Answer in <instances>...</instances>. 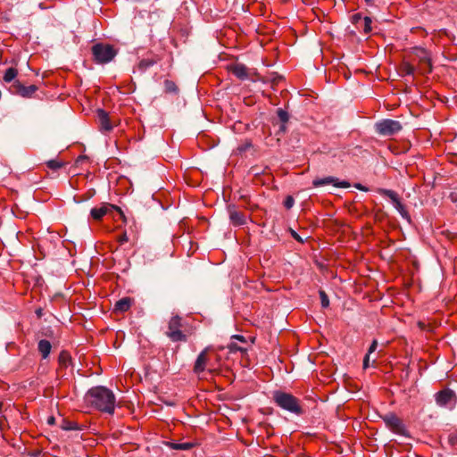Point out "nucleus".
Returning <instances> with one entry per match:
<instances>
[{"label": "nucleus", "instance_id": "obj_1", "mask_svg": "<svg viewBox=\"0 0 457 457\" xmlns=\"http://www.w3.org/2000/svg\"><path fill=\"white\" fill-rule=\"evenodd\" d=\"M86 403L102 411L112 414L115 409V395L110 389L104 386L91 388L85 395Z\"/></svg>", "mask_w": 457, "mask_h": 457}, {"label": "nucleus", "instance_id": "obj_2", "mask_svg": "<svg viewBox=\"0 0 457 457\" xmlns=\"http://www.w3.org/2000/svg\"><path fill=\"white\" fill-rule=\"evenodd\" d=\"M241 348H237V345H227L225 346H220L219 348V352H214L211 347H206L197 357L195 366L194 372L196 374H200L204 372L205 370H212L214 369V363H212V356H216L217 361H221L223 356V352L229 354H235Z\"/></svg>", "mask_w": 457, "mask_h": 457}, {"label": "nucleus", "instance_id": "obj_3", "mask_svg": "<svg viewBox=\"0 0 457 457\" xmlns=\"http://www.w3.org/2000/svg\"><path fill=\"white\" fill-rule=\"evenodd\" d=\"M273 400L278 406L291 413L296 415H302L303 413L300 401L291 394L276 391L273 394Z\"/></svg>", "mask_w": 457, "mask_h": 457}, {"label": "nucleus", "instance_id": "obj_4", "mask_svg": "<svg viewBox=\"0 0 457 457\" xmlns=\"http://www.w3.org/2000/svg\"><path fill=\"white\" fill-rule=\"evenodd\" d=\"M95 60L98 63H107L117 54L116 50L110 45L96 44L92 47Z\"/></svg>", "mask_w": 457, "mask_h": 457}, {"label": "nucleus", "instance_id": "obj_5", "mask_svg": "<svg viewBox=\"0 0 457 457\" xmlns=\"http://www.w3.org/2000/svg\"><path fill=\"white\" fill-rule=\"evenodd\" d=\"M382 420L385 422L386 428H389L393 433L405 437L410 436L403 421L395 413H387L382 417Z\"/></svg>", "mask_w": 457, "mask_h": 457}, {"label": "nucleus", "instance_id": "obj_6", "mask_svg": "<svg viewBox=\"0 0 457 457\" xmlns=\"http://www.w3.org/2000/svg\"><path fill=\"white\" fill-rule=\"evenodd\" d=\"M376 131L384 137L393 136L402 129V125L398 120L386 119L375 124Z\"/></svg>", "mask_w": 457, "mask_h": 457}, {"label": "nucleus", "instance_id": "obj_7", "mask_svg": "<svg viewBox=\"0 0 457 457\" xmlns=\"http://www.w3.org/2000/svg\"><path fill=\"white\" fill-rule=\"evenodd\" d=\"M181 327V319L179 316H174L170 319L166 334L171 341L179 342L187 340L186 335L180 330Z\"/></svg>", "mask_w": 457, "mask_h": 457}, {"label": "nucleus", "instance_id": "obj_8", "mask_svg": "<svg viewBox=\"0 0 457 457\" xmlns=\"http://www.w3.org/2000/svg\"><path fill=\"white\" fill-rule=\"evenodd\" d=\"M380 194L387 196L392 201L393 205L398 211V212L402 215L403 218L408 217V212L405 210L404 206L402 204L400 198L397 194L389 189H381Z\"/></svg>", "mask_w": 457, "mask_h": 457}, {"label": "nucleus", "instance_id": "obj_9", "mask_svg": "<svg viewBox=\"0 0 457 457\" xmlns=\"http://www.w3.org/2000/svg\"><path fill=\"white\" fill-rule=\"evenodd\" d=\"M313 186L318 187L325 185H333L336 187H348L349 183L342 181L339 182L337 179H335L334 177H326L324 179H316L312 182Z\"/></svg>", "mask_w": 457, "mask_h": 457}, {"label": "nucleus", "instance_id": "obj_10", "mask_svg": "<svg viewBox=\"0 0 457 457\" xmlns=\"http://www.w3.org/2000/svg\"><path fill=\"white\" fill-rule=\"evenodd\" d=\"M454 393L450 389H444L436 395V403L440 406H448L454 400Z\"/></svg>", "mask_w": 457, "mask_h": 457}, {"label": "nucleus", "instance_id": "obj_11", "mask_svg": "<svg viewBox=\"0 0 457 457\" xmlns=\"http://www.w3.org/2000/svg\"><path fill=\"white\" fill-rule=\"evenodd\" d=\"M113 209L120 212V210L118 207L106 204H103L100 207H95V208L91 209L90 215L94 220H99L104 215H106L110 211H112Z\"/></svg>", "mask_w": 457, "mask_h": 457}, {"label": "nucleus", "instance_id": "obj_12", "mask_svg": "<svg viewBox=\"0 0 457 457\" xmlns=\"http://www.w3.org/2000/svg\"><path fill=\"white\" fill-rule=\"evenodd\" d=\"M411 54L414 55L420 62L427 64L428 66V71H431L430 67V54L429 53L422 48V47H413L411 50Z\"/></svg>", "mask_w": 457, "mask_h": 457}, {"label": "nucleus", "instance_id": "obj_13", "mask_svg": "<svg viewBox=\"0 0 457 457\" xmlns=\"http://www.w3.org/2000/svg\"><path fill=\"white\" fill-rule=\"evenodd\" d=\"M97 119L100 123L101 130L110 131L112 129V126L109 120L108 113L104 110H97Z\"/></svg>", "mask_w": 457, "mask_h": 457}, {"label": "nucleus", "instance_id": "obj_14", "mask_svg": "<svg viewBox=\"0 0 457 457\" xmlns=\"http://www.w3.org/2000/svg\"><path fill=\"white\" fill-rule=\"evenodd\" d=\"M229 71L232 74L240 79H245L248 78L247 69L242 63H236L229 67Z\"/></svg>", "mask_w": 457, "mask_h": 457}, {"label": "nucleus", "instance_id": "obj_15", "mask_svg": "<svg viewBox=\"0 0 457 457\" xmlns=\"http://www.w3.org/2000/svg\"><path fill=\"white\" fill-rule=\"evenodd\" d=\"M165 445L173 450H180V451H187L195 446V444L191 442L186 443H175V442H166Z\"/></svg>", "mask_w": 457, "mask_h": 457}, {"label": "nucleus", "instance_id": "obj_16", "mask_svg": "<svg viewBox=\"0 0 457 457\" xmlns=\"http://www.w3.org/2000/svg\"><path fill=\"white\" fill-rule=\"evenodd\" d=\"M131 306V299L129 297H124L116 302L114 305V310L120 312H127Z\"/></svg>", "mask_w": 457, "mask_h": 457}, {"label": "nucleus", "instance_id": "obj_17", "mask_svg": "<svg viewBox=\"0 0 457 457\" xmlns=\"http://www.w3.org/2000/svg\"><path fill=\"white\" fill-rule=\"evenodd\" d=\"M229 218L234 225H243L245 223V215L237 211H230Z\"/></svg>", "mask_w": 457, "mask_h": 457}, {"label": "nucleus", "instance_id": "obj_18", "mask_svg": "<svg viewBox=\"0 0 457 457\" xmlns=\"http://www.w3.org/2000/svg\"><path fill=\"white\" fill-rule=\"evenodd\" d=\"M37 90V87L34 85L29 86V87H21L19 89V93L21 96L24 97H29L31 96Z\"/></svg>", "mask_w": 457, "mask_h": 457}, {"label": "nucleus", "instance_id": "obj_19", "mask_svg": "<svg viewBox=\"0 0 457 457\" xmlns=\"http://www.w3.org/2000/svg\"><path fill=\"white\" fill-rule=\"evenodd\" d=\"M18 71L14 68H8L4 75V80L5 82H12L17 76Z\"/></svg>", "mask_w": 457, "mask_h": 457}, {"label": "nucleus", "instance_id": "obj_20", "mask_svg": "<svg viewBox=\"0 0 457 457\" xmlns=\"http://www.w3.org/2000/svg\"><path fill=\"white\" fill-rule=\"evenodd\" d=\"M415 68L409 62L405 61L402 64V72L403 75H412L414 73Z\"/></svg>", "mask_w": 457, "mask_h": 457}, {"label": "nucleus", "instance_id": "obj_21", "mask_svg": "<svg viewBox=\"0 0 457 457\" xmlns=\"http://www.w3.org/2000/svg\"><path fill=\"white\" fill-rule=\"evenodd\" d=\"M377 345H370L368 353L363 359V369L366 370L370 366V355L376 350Z\"/></svg>", "mask_w": 457, "mask_h": 457}, {"label": "nucleus", "instance_id": "obj_22", "mask_svg": "<svg viewBox=\"0 0 457 457\" xmlns=\"http://www.w3.org/2000/svg\"><path fill=\"white\" fill-rule=\"evenodd\" d=\"M46 165L49 169L56 170L62 167L63 163L57 160H50L46 162Z\"/></svg>", "mask_w": 457, "mask_h": 457}, {"label": "nucleus", "instance_id": "obj_23", "mask_svg": "<svg viewBox=\"0 0 457 457\" xmlns=\"http://www.w3.org/2000/svg\"><path fill=\"white\" fill-rule=\"evenodd\" d=\"M43 358H46L51 351V345H38Z\"/></svg>", "mask_w": 457, "mask_h": 457}, {"label": "nucleus", "instance_id": "obj_24", "mask_svg": "<svg viewBox=\"0 0 457 457\" xmlns=\"http://www.w3.org/2000/svg\"><path fill=\"white\" fill-rule=\"evenodd\" d=\"M320 302H321L322 307L327 308L329 305V299H328L327 294L324 291L320 290Z\"/></svg>", "mask_w": 457, "mask_h": 457}, {"label": "nucleus", "instance_id": "obj_25", "mask_svg": "<svg viewBox=\"0 0 457 457\" xmlns=\"http://www.w3.org/2000/svg\"><path fill=\"white\" fill-rule=\"evenodd\" d=\"M278 116L282 122H287L288 120L287 112L282 109L278 110Z\"/></svg>", "mask_w": 457, "mask_h": 457}, {"label": "nucleus", "instance_id": "obj_26", "mask_svg": "<svg viewBox=\"0 0 457 457\" xmlns=\"http://www.w3.org/2000/svg\"><path fill=\"white\" fill-rule=\"evenodd\" d=\"M364 23H365V26H364V31L366 33H369L370 30H371V19L370 17H365L364 18Z\"/></svg>", "mask_w": 457, "mask_h": 457}, {"label": "nucleus", "instance_id": "obj_27", "mask_svg": "<svg viewBox=\"0 0 457 457\" xmlns=\"http://www.w3.org/2000/svg\"><path fill=\"white\" fill-rule=\"evenodd\" d=\"M294 202L295 201L292 196H287V199L285 200L286 208L290 209L294 205Z\"/></svg>", "mask_w": 457, "mask_h": 457}, {"label": "nucleus", "instance_id": "obj_28", "mask_svg": "<svg viewBox=\"0 0 457 457\" xmlns=\"http://www.w3.org/2000/svg\"><path fill=\"white\" fill-rule=\"evenodd\" d=\"M165 87L168 91H176V86L171 81H165Z\"/></svg>", "mask_w": 457, "mask_h": 457}, {"label": "nucleus", "instance_id": "obj_29", "mask_svg": "<svg viewBox=\"0 0 457 457\" xmlns=\"http://www.w3.org/2000/svg\"><path fill=\"white\" fill-rule=\"evenodd\" d=\"M129 238H128V236L126 233H123L121 234L119 237H118V242L120 244V245H123L125 244L126 242H128Z\"/></svg>", "mask_w": 457, "mask_h": 457}, {"label": "nucleus", "instance_id": "obj_30", "mask_svg": "<svg viewBox=\"0 0 457 457\" xmlns=\"http://www.w3.org/2000/svg\"><path fill=\"white\" fill-rule=\"evenodd\" d=\"M153 63L154 62H151V61L143 60V61L140 62V67H143V68L145 69V68L153 65Z\"/></svg>", "mask_w": 457, "mask_h": 457}, {"label": "nucleus", "instance_id": "obj_31", "mask_svg": "<svg viewBox=\"0 0 457 457\" xmlns=\"http://www.w3.org/2000/svg\"><path fill=\"white\" fill-rule=\"evenodd\" d=\"M449 442H450L452 445H455V444H457V433H456V434H452V435H450V436H449Z\"/></svg>", "mask_w": 457, "mask_h": 457}, {"label": "nucleus", "instance_id": "obj_32", "mask_svg": "<svg viewBox=\"0 0 457 457\" xmlns=\"http://www.w3.org/2000/svg\"><path fill=\"white\" fill-rule=\"evenodd\" d=\"M5 427H6V420L4 419V417L0 416V430H4Z\"/></svg>", "mask_w": 457, "mask_h": 457}, {"label": "nucleus", "instance_id": "obj_33", "mask_svg": "<svg viewBox=\"0 0 457 457\" xmlns=\"http://www.w3.org/2000/svg\"><path fill=\"white\" fill-rule=\"evenodd\" d=\"M62 428L65 430H71V429H74L75 426H73L71 424H66L65 426H62Z\"/></svg>", "mask_w": 457, "mask_h": 457}, {"label": "nucleus", "instance_id": "obj_34", "mask_svg": "<svg viewBox=\"0 0 457 457\" xmlns=\"http://www.w3.org/2000/svg\"><path fill=\"white\" fill-rule=\"evenodd\" d=\"M221 361H216V356H212V363H214V367L217 365V364H220Z\"/></svg>", "mask_w": 457, "mask_h": 457}, {"label": "nucleus", "instance_id": "obj_35", "mask_svg": "<svg viewBox=\"0 0 457 457\" xmlns=\"http://www.w3.org/2000/svg\"><path fill=\"white\" fill-rule=\"evenodd\" d=\"M233 337L239 341H244V337L242 336L236 335V336H233Z\"/></svg>", "mask_w": 457, "mask_h": 457}, {"label": "nucleus", "instance_id": "obj_36", "mask_svg": "<svg viewBox=\"0 0 457 457\" xmlns=\"http://www.w3.org/2000/svg\"><path fill=\"white\" fill-rule=\"evenodd\" d=\"M293 236H294V237H295L296 240H298V241H302V239L299 237V236H298L295 232H294V233H293Z\"/></svg>", "mask_w": 457, "mask_h": 457}, {"label": "nucleus", "instance_id": "obj_37", "mask_svg": "<svg viewBox=\"0 0 457 457\" xmlns=\"http://www.w3.org/2000/svg\"><path fill=\"white\" fill-rule=\"evenodd\" d=\"M66 356H67V353H64V352H62V353H61V355H60V357H61L62 359H66Z\"/></svg>", "mask_w": 457, "mask_h": 457}, {"label": "nucleus", "instance_id": "obj_38", "mask_svg": "<svg viewBox=\"0 0 457 457\" xmlns=\"http://www.w3.org/2000/svg\"><path fill=\"white\" fill-rule=\"evenodd\" d=\"M54 417H50V418L48 419V423H49V424H53V423H54Z\"/></svg>", "mask_w": 457, "mask_h": 457}, {"label": "nucleus", "instance_id": "obj_39", "mask_svg": "<svg viewBox=\"0 0 457 457\" xmlns=\"http://www.w3.org/2000/svg\"><path fill=\"white\" fill-rule=\"evenodd\" d=\"M38 343L43 344V343H49V342H48V341H46V340L42 339V340H40Z\"/></svg>", "mask_w": 457, "mask_h": 457}, {"label": "nucleus", "instance_id": "obj_40", "mask_svg": "<svg viewBox=\"0 0 457 457\" xmlns=\"http://www.w3.org/2000/svg\"><path fill=\"white\" fill-rule=\"evenodd\" d=\"M365 2H366L367 4H371V3L373 2V0H365Z\"/></svg>", "mask_w": 457, "mask_h": 457}, {"label": "nucleus", "instance_id": "obj_41", "mask_svg": "<svg viewBox=\"0 0 457 457\" xmlns=\"http://www.w3.org/2000/svg\"><path fill=\"white\" fill-rule=\"evenodd\" d=\"M419 325H420V327L421 328H423V325H424V324H423L422 322H419Z\"/></svg>", "mask_w": 457, "mask_h": 457}]
</instances>
